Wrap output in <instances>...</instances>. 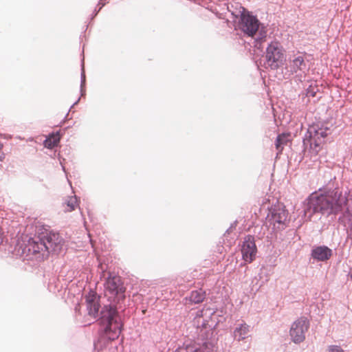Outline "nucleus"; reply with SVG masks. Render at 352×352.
Here are the masks:
<instances>
[{
  "label": "nucleus",
  "instance_id": "412c9836",
  "mask_svg": "<svg viewBox=\"0 0 352 352\" xmlns=\"http://www.w3.org/2000/svg\"><path fill=\"white\" fill-rule=\"evenodd\" d=\"M327 352H345V351L340 346L330 345L328 347Z\"/></svg>",
  "mask_w": 352,
  "mask_h": 352
},
{
  "label": "nucleus",
  "instance_id": "aec40b11",
  "mask_svg": "<svg viewBox=\"0 0 352 352\" xmlns=\"http://www.w3.org/2000/svg\"><path fill=\"white\" fill-rule=\"evenodd\" d=\"M318 91V88L317 86H314L313 85H310L306 89V96L307 97H315L316 93Z\"/></svg>",
  "mask_w": 352,
  "mask_h": 352
},
{
  "label": "nucleus",
  "instance_id": "6e6552de",
  "mask_svg": "<svg viewBox=\"0 0 352 352\" xmlns=\"http://www.w3.org/2000/svg\"><path fill=\"white\" fill-rule=\"evenodd\" d=\"M309 328V321L305 317H301L294 321L289 331L291 340L296 344L302 342L305 339V333Z\"/></svg>",
  "mask_w": 352,
  "mask_h": 352
},
{
  "label": "nucleus",
  "instance_id": "ddd939ff",
  "mask_svg": "<svg viewBox=\"0 0 352 352\" xmlns=\"http://www.w3.org/2000/svg\"><path fill=\"white\" fill-rule=\"evenodd\" d=\"M212 345L209 341H205L201 346L187 344L183 347H179L175 352H212Z\"/></svg>",
  "mask_w": 352,
  "mask_h": 352
},
{
  "label": "nucleus",
  "instance_id": "f03ea898",
  "mask_svg": "<svg viewBox=\"0 0 352 352\" xmlns=\"http://www.w3.org/2000/svg\"><path fill=\"white\" fill-rule=\"evenodd\" d=\"M304 216L310 219L320 214L331 219L338 217V223L344 228L346 239L352 241V191L344 193L338 187L327 186L323 192L312 193L305 201Z\"/></svg>",
  "mask_w": 352,
  "mask_h": 352
},
{
  "label": "nucleus",
  "instance_id": "f8f14e48",
  "mask_svg": "<svg viewBox=\"0 0 352 352\" xmlns=\"http://www.w3.org/2000/svg\"><path fill=\"white\" fill-rule=\"evenodd\" d=\"M223 6L226 7L227 10V12H225V16L228 17L230 15L232 18L233 21H235L238 18L240 19L242 15H243L247 11L238 3H224Z\"/></svg>",
  "mask_w": 352,
  "mask_h": 352
},
{
  "label": "nucleus",
  "instance_id": "0eeeda50",
  "mask_svg": "<svg viewBox=\"0 0 352 352\" xmlns=\"http://www.w3.org/2000/svg\"><path fill=\"white\" fill-rule=\"evenodd\" d=\"M289 212L283 204L272 206L267 213L266 220L273 226L274 231L284 230L289 223Z\"/></svg>",
  "mask_w": 352,
  "mask_h": 352
},
{
  "label": "nucleus",
  "instance_id": "f257e3e1",
  "mask_svg": "<svg viewBox=\"0 0 352 352\" xmlns=\"http://www.w3.org/2000/svg\"><path fill=\"white\" fill-rule=\"evenodd\" d=\"M104 288L109 303L104 305L100 312V297L96 292L91 289L85 295V302L88 314L98 318L100 336L112 341L119 338L123 329L118 305L125 299L126 287L120 276L109 274L104 283Z\"/></svg>",
  "mask_w": 352,
  "mask_h": 352
},
{
  "label": "nucleus",
  "instance_id": "1a4fd4ad",
  "mask_svg": "<svg viewBox=\"0 0 352 352\" xmlns=\"http://www.w3.org/2000/svg\"><path fill=\"white\" fill-rule=\"evenodd\" d=\"M288 72L292 74H296L298 77L302 78L309 70L307 62L302 55L298 54L290 56L288 63Z\"/></svg>",
  "mask_w": 352,
  "mask_h": 352
},
{
  "label": "nucleus",
  "instance_id": "5701e85b",
  "mask_svg": "<svg viewBox=\"0 0 352 352\" xmlns=\"http://www.w3.org/2000/svg\"><path fill=\"white\" fill-rule=\"evenodd\" d=\"M3 144L0 142V162H2L4 159V154L2 152Z\"/></svg>",
  "mask_w": 352,
  "mask_h": 352
},
{
  "label": "nucleus",
  "instance_id": "2eb2a0df",
  "mask_svg": "<svg viewBox=\"0 0 352 352\" xmlns=\"http://www.w3.org/2000/svg\"><path fill=\"white\" fill-rule=\"evenodd\" d=\"M206 298V292L201 289L193 290L190 292V295L186 297L191 303L199 304L204 301Z\"/></svg>",
  "mask_w": 352,
  "mask_h": 352
},
{
  "label": "nucleus",
  "instance_id": "6ab92c4d",
  "mask_svg": "<svg viewBox=\"0 0 352 352\" xmlns=\"http://www.w3.org/2000/svg\"><path fill=\"white\" fill-rule=\"evenodd\" d=\"M65 204L69 208V211L74 210L77 206V197L76 195L68 197L65 201Z\"/></svg>",
  "mask_w": 352,
  "mask_h": 352
},
{
  "label": "nucleus",
  "instance_id": "dca6fc26",
  "mask_svg": "<svg viewBox=\"0 0 352 352\" xmlns=\"http://www.w3.org/2000/svg\"><path fill=\"white\" fill-rule=\"evenodd\" d=\"M60 140V132L57 131L56 134H50L49 137L45 140L43 144L45 148L52 149L58 144Z\"/></svg>",
  "mask_w": 352,
  "mask_h": 352
},
{
  "label": "nucleus",
  "instance_id": "7ed1b4c3",
  "mask_svg": "<svg viewBox=\"0 0 352 352\" xmlns=\"http://www.w3.org/2000/svg\"><path fill=\"white\" fill-rule=\"evenodd\" d=\"M66 249V241L59 233L41 226L36 227L34 236L29 239L23 252H27V256L32 255L36 259L43 260L50 253L58 254Z\"/></svg>",
  "mask_w": 352,
  "mask_h": 352
},
{
  "label": "nucleus",
  "instance_id": "9d476101",
  "mask_svg": "<svg viewBox=\"0 0 352 352\" xmlns=\"http://www.w3.org/2000/svg\"><path fill=\"white\" fill-rule=\"evenodd\" d=\"M241 251L242 258L245 262L250 263L255 259L257 253V248L253 236L248 235L244 238Z\"/></svg>",
  "mask_w": 352,
  "mask_h": 352
},
{
  "label": "nucleus",
  "instance_id": "393cba45",
  "mask_svg": "<svg viewBox=\"0 0 352 352\" xmlns=\"http://www.w3.org/2000/svg\"><path fill=\"white\" fill-rule=\"evenodd\" d=\"M60 165H61L62 170L65 173V172H66V170H65V167L63 165V163H62V162H61V161L60 162Z\"/></svg>",
  "mask_w": 352,
  "mask_h": 352
},
{
  "label": "nucleus",
  "instance_id": "a878e982",
  "mask_svg": "<svg viewBox=\"0 0 352 352\" xmlns=\"http://www.w3.org/2000/svg\"><path fill=\"white\" fill-rule=\"evenodd\" d=\"M349 275L351 279L352 280V267L350 268Z\"/></svg>",
  "mask_w": 352,
  "mask_h": 352
},
{
  "label": "nucleus",
  "instance_id": "20e7f679",
  "mask_svg": "<svg viewBox=\"0 0 352 352\" xmlns=\"http://www.w3.org/2000/svg\"><path fill=\"white\" fill-rule=\"evenodd\" d=\"M331 129L322 124L309 126L302 140L303 152H308L311 157H316L322 148L324 139L331 134Z\"/></svg>",
  "mask_w": 352,
  "mask_h": 352
},
{
  "label": "nucleus",
  "instance_id": "a211bd4d",
  "mask_svg": "<svg viewBox=\"0 0 352 352\" xmlns=\"http://www.w3.org/2000/svg\"><path fill=\"white\" fill-rule=\"evenodd\" d=\"M288 142V136L285 133L278 135L275 141V146L277 150L282 151L283 145Z\"/></svg>",
  "mask_w": 352,
  "mask_h": 352
},
{
  "label": "nucleus",
  "instance_id": "bb28decb",
  "mask_svg": "<svg viewBox=\"0 0 352 352\" xmlns=\"http://www.w3.org/2000/svg\"><path fill=\"white\" fill-rule=\"evenodd\" d=\"M231 229V227L227 230V232H229V230Z\"/></svg>",
  "mask_w": 352,
  "mask_h": 352
},
{
  "label": "nucleus",
  "instance_id": "39448f33",
  "mask_svg": "<svg viewBox=\"0 0 352 352\" xmlns=\"http://www.w3.org/2000/svg\"><path fill=\"white\" fill-rule=\"evenodd\" d=\"M260 25L261 23L256 16L250 14L248 11L242 15L238 23L239 28L241 30L245 35L254 39V47L262 51L263 49V43L265 41L267 36L266 31L261 28L259 31V35L256 38L254 37L256 32L259 30Z\"/></svg>",
  "mask_w": 352,
  "mask_h": 352
},
{
  "label": "nucleus",
  "instance_id": "9b49d317",
  "mask_svg": "<svg viewBox=\"0 0 352 352\" xmlns=\"http://www.w3.org/2000/svg\"><path fill=\"white\" fill-rule=\"evenodd\" d=\"M332 250L326 245L316 246L311 252V257L318 261H324L331 258Z\"/></svg>",
  "mask_w": 352,
  "mask_h": 352
},
{
  "label": "nucleus",
  "instance_id": "f3484780",
  "mask_svg": "<svg viewBox=\"0 0 352 352\" xmlns=\"http://www.w3.org/2000/svg\"><path fill=\"white\" fill-rule=\"evenodd\" d=\"M86 77H85V65H84V58H82L81 61V73H80V96H84L85 95V86Z\"/></svg>",
  "mask_w": 352,
  "mask_h": 352
},
{
  "label": "nucleus",
  "instance_id": "b1692460",
  "mask_svg": "<svg viewBox=\"0 0 352 352\" xmlns=\"http://www.w3.org/2000/svg\"><path fill=\"white\" fill-rule=\"evenodd\" d=\"M80 100V97H79V98H78V100H76V102H74V103L71 106L70 109L73 108L75 105H76V104L79 102ZM70 110H71V109H69V111H70Z\"/></svg>",
  "mask_w": 352,
  "mask_h": 352
},
{
  "label": "nucleus",
  "instance_id": "4be33fe9",
  "mask_svg": "<svg viewBox=\"0 0 352 352\" xmlns=\"http://www.w3.org/2000/svg\"><path fill=\"white\" fill-rule=\"evenodd\" d=\"M104 6V3H101V2H98L96 8H95V10L92 14L91 19L93 18H94L98 14V13L100 11V10L102 8V7Z\"/></svg>",
  "mask_w": 352,
  "mask_h": 352
},
{
  "label": "nucleus",
  "instance_id": "4468645a",
  "mask_svg": "<svg viewBox=\"0 0 352 352\" xmlns=\"http://www.w3.org/2000/svg\"><path fill=\"white\" fill-rule=\"evenodd\" d=\"M250 326L246 323H241L235 328L233 334L234 338L240 341L248 338Z\"/></svg>",
  "mask_w": 352,
  "mask_h": 352
},
{
  "label": "nucleus",
  "instance_id": "423d86ee",
  "mask_svg": "<svg viewBox=\"0 0 352 352\" xmlns=\"http://www.w3.org/2000/svg\"><path fill=\"white\" fill-rule=\"evenodd\" d=\"M263 58L265 68L276 70L282 67L286 60L285 51L280 43L271 41L267 44Z\"/></svg>",
  "mask_w": 352,
  "mask_h": 352
}]
</instances>
